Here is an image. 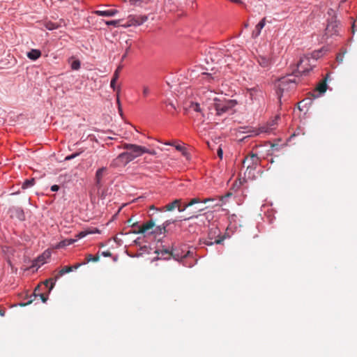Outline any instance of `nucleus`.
<instances>
[{
	"mask_svg": "<svg viewBox=\"0 0 357 357\" xmlns=\"http://www.w3.org/2000/svg\"><path fill=\"white\" fill-rule=\"evenodd\" d=\"M202 80L204 84H208L207 86L203 87L199 90V96L202 102V105L205 106L209 111L212 110V107L219 99L216 96L215 86L219 82L218 76H213L211 74L204 73L202 75Z\"/></svg>",
	"mask_w": 357,
	"mask_h": 357,
	"instance_id": "1",
	"label": "nucleus"
},
{
	"mask_svg": "<svg viewBox=\"0 0 357 357\" xmlns=\"http://www.w3.org/2000/svg\"><path fill=\"white\" fill-rule=\"evenodd\" d=\"M237 101L233 99H227L225 98H219L210 111L213 114L215 112V115L222 116L225 114L232 113L234 108L236 106Z\"/></svg>",
	"mask_w": 357,
	"mask_h": 357,
	"instance_id": "2",
	"label": "nucleus"
},
{
	"mask_svg": "<svg viewBox=\"0 0 357 357\" xmlns=\"http://www.w3.org/2000/svg\"><path fill=\"white\" fill-rule=\"evenodd\" d=\"M174 220H166L163 224L162 227H158L155 228V223L153 220H150L149 222H146L144 224H142L139 229L138 231V233L145 234H162L165 233L166 227L169 226L170 224L174 223Z\"/></svg>",
	"mask_w": 357,
	"mask_h": 357,
	"instance_id": "3",
	"label": "nucleus"
},
{
	"mask_svg": "<svg viewBox=\"0 0 357 357\" xmlns=\"http://www.w3.org/2000/svg\"><path fill=\"white\" fill-rule=\"evenodd\" d=\"M221 231L219 228L212 225L208 232V236L204 241V243L206 245H212L213 244H220L222 242L223 238L220 236Z\"/></svg>",
	"mask_w": 357,
	"mask_h": 357,
	"instance_id": "4",
	"label": "nucleus"
},
{
	"mask_svg": "<svg viewBox=\"0 0 357 357\" xmlns=\"http://www.w3.org/2000/svg\"><path fill=\"white\" fill-rule=\"evenodd\" d=\"M314 66V64L311 63V58L307 56H303L300 58L299 61L296 65V75H307Z\"/></svg>",
	"mask_w": 357,
	"mask_h": 357,
	"instance_id": "5",
	"label": "nucleus"
},
{
	"mask_svg": "<svg viewBox=\"0 0 357 357\" xmlns=\"http://www.w3.org/2000/svg\"><path fill=\"white\" fill-rule=\"evenodd\" d=\"M172 256L176 261H181L187 258L190 255H192V252L189 250L186 245H182L178 247H174L171 252Z\"/></svg>",
	"mask_w": 357,
	"mask_h": 357,
	"instance_id": "6",
	"label": "nucleus"
},
{
	"mask_svg": "<svg viewBox=\"0 0 357 357\" xmlns=\"http://www.w3.org/2000/svg\"><path fill=\"white\" fill-rule=\"evenodd\" d=\"M231 195V193L229 192L226 195L225 197H222L219 199H216L214 198H206V199H200L199 197H195L190 199V201L188 203V206H192L196 204H206L209 202H216L215 204H214L213 206H221L222 203L223 202V200L225 197H228Z\"/></svg>",
	"mask_w": 357,
	"mask_h": 357,
	"instance_id": "7",
	"label": "nucleus"
},
{
	"mask_svg": "<svg viewBox=\"0 0 357 357\" xmlns=\"http://www.w3.org/2000/svg\"><path fill=\"white\" fill-rule=\"evenodd\" d=\"M123 148L129 151L134 159L144 153V146H142L133 144H124Z\"/></svg>",
	"mask_w": 357,
	"mask_h": 357,
	"instance_id": "8",
	"label": "nucleus"
},
{
	"mask_svg": "<svg viewBox=\"0 0 357 357\" xmlns=\"http://www.w3.org/2000/svg\"><path fill=\"white\" fill-rule=\"evenodd\" d=\"M107 174L108 172L107 167H102L97 169L95 175V182L98 191L103 186L104 178Z\"/></svg>",
	"mask_w": 357,
	"mask_h": 357,
	"instance_id": "9",
	"label": "nucleus"
},
{
	"mask_svg": "<svg viewBox=\"0 0 357 357\" xmlns=\"http://www.w3.org/2000/svg\"><path fill=\"white\" fill-rule=\"evenodd\" d=\"M246 96H248L252 102H259L263 98V91L256 87L248 89Z\"/></svg>",
	"mask_w": 357,
	"mask_h": 357,
	"instance_id": "10",
	"label": "nucleus"
},
{
	"mask_svg": "<svg viewBox=\"0 0 357 357\" xmlns=\"http://www.w3.org/2000/svg\"><path fill=\"white\" fill-rule=\"evenodd\" d=\"M259 162V158L256 154L251 153L248 155L243 161V167H246L247 169H253L256 167Z\"/></svg>",
	"mask_w": 357,
	"mask_h": 357,
	"instance_id": "11",
	"label": "nucleus"
},
{
	"mask_svg": "<svg viewBox=\"0 0 357 357\" xmlns=\"http://www.w3.org/2000/svg\"><path fill=\"white\" fill-rule=\"evenodd\" d=\"M52 252L49 250H46L40 256L36 259L33 262V266L40 267V266L47 263V260L50 258Z\"/></svg>",
	"mask_w": 357,
	"mask_h": 357,
	"instance_id": "12",
	"label": "nucleus"
},
{
	"mask_svg": "<svg viewBox=\"0 0 357 357\" xmlns=\"http://www.w3.org/2000/svg\"><path fill=\"white\" fill-rule=\"evenodd\" d=\"M295 84V81L290 78H283L279 81L278 89L282 93L284 90L294 87Z\"/></svg>",
	"mask_w": 357,
	"mask_h": 357,
	"instance_id": "13",
	"label": "nucleus"
},
{
	"mask_svg": "<svg viewBox=\"0 0 357 357\" xmlns=\"http://www.w3.org/2000/svg\"><path fill=\"white\" fill-rule=\"evenodd\" d=\"M181 203V199H175L171 203H169L168 204L165 205L162 208H157L154 206H151L150 207V210H155L158 211H172L176 208H178L179 204Z\"/></svg>",
	"mask_w": 357,
	"mask_h": 357,
	"instance_id": "14",
	"label": "nucleus"
},
{
	"mask_svg": "<svg viewBox=\"0 0 357 357\" xmlns=\"http://www.w3.org/2000/svg\"><path fill=\"white\" fill-rule=\"evenodd\" d=\"M9 213L12 218H16L21 221L25 219L24 212L20 207L13 206L9 209Z\"/></svg>",
	"mask_w": 357,
	"mask_h": 357,
	"instance_id": "15",
	"label": "nucleus"
},
{
	"mask_svg": "<svg viewBox=\"0 0 357 357\" xmlns=\"http://www.w3.org/2000/svg\"><path fill=\"white\" fill-rule=\"evenodd\" d=\"M100 234V231L96 227H89L80 232H79L75 237L77 238H83L89 234Z\"/></svg>",
	"mask_w": 357,
	"mask_h": 357,
	"instance_id": "16",
	"label": "nucleus"
},
{
	"mask_svg": "<svg viewBox=\"0 0 357 357\" xmlns=\"http://www.w3.org/2000/svg\"><path fill=\"white\" fill-rule=\"evenodd\" d=\"M259 65L264 68H268L272 64V60L265 56L259 55L257 58Z\"/></svg>",
	"mask_w": 357,
	"mask_h": 357,
	"instance_id": "17",
	"label": "nucleus"
},
{
	"mask_svg": "<svg viewBox=\"0 0 357 357\" xmlns=\"http://www.w3.org/2000/svg\"><path fill=\"white\" fill-rule=\"evenodd\" d=\"M78 239L79 238H77V237L75 238L64 239L63 241H61L56 245H54V248H55V249L63 248L66 246H68V245H72L73 243H75Z\"/></svg>",
	"mask_w": 357,
	"mask_h": 357,
	"instance_id": "18",
	"label": "nucleus"
},
{
	"mask_svg": "<svg viewBox=\"0 0 357 357\" xmlns=\"http://www.w3.org/2000/svg\"><path fill=\"white\" fill-rule=\"evenodd\" d=\"M273 127L267 123L265 125H263L258 128V129L255 132V135H258L259 134L265 133V134H271L273 132Z\"/></svg>",
	"mask_w": 357,
	"mask_h": 357,
	"instance_id": "19",
	"label": "nucleus"
},
{
	"mask_svg": "<svg viewBox=\"0 0 357 357\" xmlns=\"http://www.w3.org/2000/svg\"><path fill=\"white\" fill-rule=\"evenodd\" d=\"M119 70H120V67H119L114 72V75H113V77H112V79L111 80V82H110V86L111 88L114 90V91H117V93H119L120 92V88L119 87H116V81L118 80L119 79Z\"/></svg>",
	"mask_w": 357,
	"mask_h": 357,
	"instance_id": "20",
	"label": "nucleus"
},
{
	"mask_svg": "<svg viewBox=\"0 0 357 357\" xmlns=\"http://www.w3.org/2000/svg\"><path fill=\"white\" fill-rule=\"evenodd\" d=\"M118 13V10L116 9H108L104 10H96L95 14L98 16H105V17H112L114 16Z\"/></svg>",
	"mask_w": 357,
	"mask_h": 357,
	"instance_id": "21",
	"label": "nucleus"
},
{
	"mask_svg": "<svg viewBox=\"0 0 357 357\" xmlns=\"http://www.w3.org/2000/svg\"><path fill=\"white\" fill-rule=\"evenodd\" d=\"M27 57L32 61H36L41 56V52L37 49H32L31 51L27 52Z\"/></svg>",
	"mask_w": 357,
	"mask_h": 357,
	"instance_id": "22",
	"label": "nucleus"
},
{
	"mask_svg": "<svg viewBox=\"0 0 357 357\" xmlns=\"http://www.w3.org/2000/svg\"><path fill=\"white\" fill-rule=\"evenodd\" d=\"M266 25V18L264 17L261 19V20L255 26V31L253 32V36L255 37H257L260 35L261 29L265 26Z\"/></svg>",
	"mask_w": 357,
	"mask_h": 357,
	"instance_id": "23",
	"label": "nucleus"
},
{
	"mask_svg": "<svg viewBox=\"0 0 357 357\" xmlns=\"http://www.w3.org/2000/svg\"><path fill=\"white\" fill-rule=\"evenodd\" d=\"M118 158L126 163L134 160L133 156L131 155L130 152L128 150L126 152L120 153L119 155Z\"/></svg>",
	"mask_w": 357,
	"mask_h": 357,
	"instance_id": "24",
	"label": "nucleus"
},
{
	"mask_svg": "<svg viewBox=\"0 0 357 357\" xmlns=\"http://www.w3.org/2000/svg\"><path fill=\"white\" fill-rule=\"evenodd\" d=\"M328 77L329 75H327L326 77H325V80L319 83V84L317 85V90L319 92L320 94L324 93L326 91L327 84L326 83V81L328 79Z\"/></svg>",
	"mask_w": 357,
	"mask_h": 357,
	"instance_id": "25",
	"label": "nucleus"
},
{
	"mask_svg": "<svg viewBox=\"0 0 357 357\" xmlns=\"http://www.w3.org/2000/svg\"><path fill=\"white\" fill-rule=\"evenodd\" d=\"M34 184H35L34 178L26 179L23 182L22 185V188L23 190L28 189V188L33 186Z\"/></svg>",
	"mask_w": 357,
	"mask_h": 357,
	"instance_id": "26",
	"label": "nucleus"
},
{
	"mask_svg": "<svg viewBox=\"0 0 357 357\" xmlns=\"http://www.w3.org/2000/svg\"><path fill=\"white\" fill-rule=\"evenodd\" d=\"M44 26L47 29L50 31L55 30L59 27V26L57 24L51 21L45 22Z\"/></svg>",
	"mask_w": 357,
	"mask_h": 357,
	"instance_id": "27",
	"label": "nucleus"
},
{
	"mask_svg": "<svg viewBox=\"0 0 357 357\" xmlns=\"http://www.w3.org/2000/svg\"><path fill=\"white\" fill-rule=\"evenodd\" d=\"M98 259H99L98 256H93L91 254H89L86 256V260H85V261H84V263H85V264H86L90 261L96 262V261H98Z\"/></svg>",
	"mask_w": 357,
	"mask_h": 357,
	"instance_id": "28",
	"label": "nucleus"
},
{
	"mask_svg": "<svg viewBox=\"0 0 357 357\" xmlns=\"http://www.w3.org/2000/svg\"><path fill=\"white\" fill-rule=\"evenodd\" d=\"M279 119H280V116L276 115L273 119H272L268 122V123L271 126V127H273V130H275Z\"/></svg>",
	"mask_w": 357,
	"mask_h": 357,
	"instance_id": "29",
	"label": "nucleus"
},
{
	"mask_svg": "<svg viewBox=\"0 0 357 357\" xmlns=\"http://www.w3.org/2000/svg\"><path fill=\"white\" fill-rule=\"evenodd\" d=\"M164 144L165 145L174 146L176 148V149L179 151H182L184 149L181 145L176 144V142H165Z\"/></svg>",
	"mask_w": 357,
	"mask_h": 357,
	"instance_id": "30",
	"label": "nucleus"
},
{
	"mask_svg": "<svg viewBox=\"0 0 357 357\" xmlns=\"http://www.w3.org/2000/svg\"><path fill=\"white\" fill-rule=\"evenodd\" d=\"M73 271V268L71 266H63L60 271H59V275L62 276L66 273H70Z\"/></svg>",
	"mask_w": 357,
	"mask_h": 357,
	"instance_id": "31",
	"label": "nucleus"
},
{
	"mask_svg": "<svg viewBox=\"0 0 357 357\" xmlns=\"http://www.w3.org/2000/svg\"><path fill=\"white\" fill-rule=\"evenodd\" d=\"M190 109L195 111V112H201L202 109L200 107V105L197 102H192L190 106Z\"/></svg>",
	"mask_w": 357,
	"mask_h": 357,
	"instance_id": "32",
	"label": "nucleus"
},
{
	"mask_svg": "<svg viewBox=\"0 0 357 357\" xmlns=\"http://www.w3.org/2000/svg\"><path fill=\"white\" fill-rule=\"evenodd\" d=\"M151 89L148 86H143L142 87V96L144 98H146L149 96Z\"/></svg>",
	"mask_w": 357,
	"mask_h": 357,
	"instance_id": "33",
	"label": "nucleus"
},
{
	"mask_svg": "<svg viewBox=\"0 0 357 357\" xmlns=\"http://www.w3.org/2000/svg\"><path fill=\"white\" fill-rule=\"evenodd\" d=\"M80 61L79 60H75L71 63V68L74 70H77L80 68Z\"/></svg>",
	"mask_w": 357,
	"mask_h": 357,
	"instance_id": "34",
	"label": "nucleus"
},
{
	"mask_svg": "<svg viewBox=\"0 0 357 357\" xmlns=\"http://www.w3.org/2000/svg\"><path fill=\"white\" fill-rule=\"evenodd\" d=\"M55 282H56V280L49 279V280H47L44 283L46 287H49V285H50V291L54 287V286L55 284Z\"/></svg>",
	"mask_w": 357,
	"mask_h": 357,
	"instance_id": "35",
	"label": "nucleus"
},
{
	"mask_svg": "<svg viewBox=\"0 0 357 357\" xmlns=\"http://www.w3.org/2000/svg\"><path fill=\"white\" fill-rule=\"evenodd\" d=\"M144 153H149L151 155H155L157 154V152L153 149H149L144 146Z\"/></svg>",
	"mask_w": 357,
	"mask_h": 357,
	"instance_id": "36",
	"label": "nucleus"
},
{
	"mask_svg": "<svg viewBox=\"0 0 357 357\" xmlns=\"http://www.w3.org/2000/svg\"><path fill=\"white\" fill-rule=\"evenodd\" d=\"M82 153L81 152H78V153H73L71 155H67L66 158H65V160L68 161V160H73L75 158L77 157L78 155H79V154Z\"/></svg>",
	"mask_w": 357,
	"mask_h": 357,
	"instance_id": "37",
	"label": "nucleus"
},
{
	"mask_svg": "<svg viewBox=\"0 0 357 357\" xmlns=\"http://www.w3.org/2000/svg\"><path fill=\"white\" fill-rule=\"evenodd\" d=\"M241 184H242V182H241V181L239 179L238 181H236L234 183V185H233V188L237 190L241 187Z\"/></svg>",
	"mask_w": 357,
	"mask_h": 357,
	"instance_id": "38",
	"label": "nucleus"
},
{
	"mask_svg": "<svg viewBox=\"0 0 357 357\" xmlns=\"http://www.w3.org/2000/svg\"><path fill=\"white\" fill-rule=\"evenodd\" d=\"M146 20V17H143L142 20H137L135 22H132L135 25H140Z\"/></svg>",
	"mask_w": 357,
	"mask_h": 357,
	"instance_id": "39",
	"label": "nucleus"
},
{
	"mask_svg": "<svg viewBox=\"0 0 357 357\" xmlns=\"http://www.w3.org/2000/svg\"><path fill=\"white\" fill-rule=\"evenodd\" d=\"M106 24L107 25H112V26H116L119 24V21L117 20H111L106 22Z\"/></svg>",
	"mask_w": 357,
	"mask_h": 357,
	"instance_id": "40",
	"label": "nucleus"
},
{
	"mask_svg": "<svg viewBox=\"0 0 357 357\" xmlns=\"http://www.w3.org/2000/svg\"><path fill=\"white\" fill-rule=\"evenodd\" d=\"M190 206H188V204H186L185 206H183V207L181 206V203L179 204L178 205V210L179 212H183L188 207H189Z\"/></svg>",
	"mask_w": 357,
	"mask_h": 357,
	"instance_id": "41",
	"label": "nucleus"
},
{
	"mask_svg": "<svg viewBox=\"0 0 357 357\" xmlns=\"http://www.w3.org/2000/svg\"><path fill=\"white\" fill-rule=\"evenodd\" d=\"M190 206H188V204H186L185 206H183V207L181 206V203L179 204L178 205V210L179 212H183L188 207H189Z\"/></svg>",
	"mask_w": 357,
	"mask_h": 357,
	"instance_id": "42",
	"label": "nucleus"
},
{
	"mask_svg": "<svg viewBox=\"0 0 357 357\" xmlns=\"http://www.w3.org/2000/svg\"><path fill=\"white\" fill-rule=\"evenodd\" d=\"M190 206H188V204H186L185 206H183V207L181 206V203L179 204L178 205V210L179 212H183L188 207H189Z\"/></svg>",
	"mask_w": 357,
	"mask_h": 357,
	"instance_id": "43",
	"label": "nucleus"
},
{
	"mask_svg": "<svg viewBox=\"0 0 357 357\" xmlns=\"http://www.w3.org/2000/svg\"><path fill=\"white\" fill-rule=\"evenodd\" d=\"M83 265H85V263L82 262V263L76 264H75L74 266H73L72 267L73 268V270H76V269H77L79 267H80L81 266H83Z\"/></svg>",
	"mask_w": 357,
	"mask_h": 357,
	"instance_id": "44",
	"label": "nucleus"
},
{
	"mask_svg": "<svg viewBox=\"0 0 357 357\" xmlns=\"http://www.w3.org/2000/svg\"><path fill=\"white\" fill-rule=\"evenodd\" d=\"M59 189V186L57 185H53L52 187H51V190L52 192H57Z\"/></svg>",
	"mask_w": 357,
	"mask_h": 357,
	"instance_id": "45",
	"label": "nucleus"
},
{
	"mask_svg": "<svg viewBox=\"0 0 357 357\" xmlns=\"http://www.w3.org/2000/svg\"><path fill=\"white\" fill-rule=\"evenodd\" d=\"M321 52H322V50H319L318 52H313V54H312L313 58H317V57L319 56V53Z\"/></svg>",
	"mask_w": 357,
	"mask_h": 357,
	"instance_id": "46",
	"label": "nucleus"
},
{
	"mask_svg": "<svg viewBox=\"0 0 357 357\" xmlns=\"http://www.w3.org/2000/svg\"><path fill=\"white\" fill-rule=\"evenodd\" d=\"M222 154H223L222 150V149L220 147H219L218 149V155L220 158H222Z\"/></svg>",
	"mask_w": 357,
	"mask_h": 357,
	"instance_id": "47",
	"label": "nucleus"
},
{
	"mask_svg": "<svg viewBox=\"0 0 357 357\" xmlns=\"http://www.w3.org/2000/svg\"><path fill=\"white\" fill-rule=\"evenodd\" d=\"M39 295H40L43 302L45 303L47 301V297L43 294H40Z\"/></svg>",
	"mask_w": 357,
	"mask_h": 357,
	"instance_id": "48",
	"label": "nucleus"
},
{
	"mask_svg": "<svg viewBox=\"0 0 357 357\" xmlns=\"http://www.w3.org/2000/svg\"><path fill=\"white\" fill-rule=\"evenodd\" d=\"M337 59L340 61V62H342V59H343V56L342 55H338L337 56Z\"/></svg>",
	"mask_w": 357,
	"mask_h": 357,
	"instance_id": "49",
	"label": "nucleus"
},
{
	"mask_svg": "<svg viewBox=\"0 0 357 357\" xmlns=\"http://www.w3.org/2000/svg\"><path fill=\"white\" fill-rule=\"evenodd\" d=\"M167 105L170 106L173 109H176V107L172 102L168 103Z\"/></svg>",
	"mask_w": 357,
	"mask_h": 357,
	"instance_id": "50",
	"label": "nucleus"
},
{
	"mask_svg": "<svg viewBox=\"0 0 357 357\" xmlns=\"http://www.w3.org/2000/svg\"><path fill=\"white\" fill-rule=\"evenodd\" d=\"M5 314V312L3 311L0 310V315L3 317Z\"/></svg>",
	"mask_w": 357,
	"mask_h": 357,
	"instance_id": "51",
	"label": "nucleus"
},
{
	"mask_svg": "<svg viewBox=\"0 0 357 357\" xmlns=\"http://www.w3.org/2000/svg\"><path fill=\"white\" fill-rule=\"evenodd\" d=\"M205 208H198V211H204Z\"/></svg>",
	"mask_w": 357,
	"mask_h": 357,
	"instance_id": "52",
	"label": "nucleus"
},
{
	"mask_svg": "<svg viewBox=\"0 0 357 357\" xmlns=\"http://www.w3.org/2000/svg\"><path fill=\"white\" fill-rule=\"evenodd\" d=\"M126 56H127V54L125 53L124 55L122 56V59H124L126 57Z\"/></svg>",
	"mask_w": 357,
	"mask_h": 357,
	"instance_id": "53",
	"label": "nucleus"
},
{
	"mask_svg": "<svg viewBox=\"0 0 357 357\" xmlns=\"http://www.w3.org/2000/svg\"><path fill=\"white\" fill-rule=\"evenodd\" d=\"M129 49H130V47H129L126 49V54H128V51H129Z\"/></svg>",
	"mask_w": 357,
	"mask_h": 357,
	"instance_id": "54",
	"label": "nucleus"
},
{
	"mask_svg": "<svg viewBox=\"0 0 357 357\" xmlns=\"http://www.w3.org/2000/svg\"><path fill=\"white\" fill-rule=\"evenodd\" d=\"M101 198L104 199L105 198V196L103 195V193L100 195Z\"/></svg>",
	"mask_w": 357,
	"mask_h": 357,
	"instance_id": "55",
	"label": "nucleus"
},
{
	"mask_svg": "<svg viewBox=\"0 0 357 357\" xmlns=\"http://www.w3.org/2000/svg\"><path fill=\"white\" fill-rule=\"evenodd\" d=\"M117 102H118V103H119V98H117Z\"/></svg>",
	"mask_w": 357,
	"mask_h": 357,
	"instance_id": "56",
	"label": "nucleus"
},
{
	"mask_svg": "<svg viewBox=\"0 0 357 357\" xmlns=\"http://www.w3.org/2000/svg\"><path fill=\"white\" fill-rule=\"evenodd\" d=\"M124 1H126V0H123Z\"/></svg>",
	"mask_w": 357,
	"mask_h": 357,
	"instance_id": "57",
	"label": "nucleus"
}]
</instances>
